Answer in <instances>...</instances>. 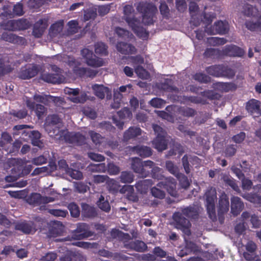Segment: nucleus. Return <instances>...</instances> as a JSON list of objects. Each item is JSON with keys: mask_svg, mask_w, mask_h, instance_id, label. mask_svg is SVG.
Wrapping results in <instances>:
<instances>
[{"mask_svg": "<svg viewBox=\"0 0 261 261\" xmlns=\"http://www.w3.org/2000/svg\"><path fill=\"white\" fill-rule=\"evenodd\" d=\"M152 195L159 199H162L165 197L164 192L156 187H153L151 190Z\"/></svg>", "mask_w": 261, "mask_h": 261, "instance_id": "obj_63", "label": "nucleus"}, {"mask_svg": "<svg viewBox=\"0 0 261 261\" xmlns=\"http://www.w3.org/2000/svg\"><path fill=\"white\" fill-rule=\"evenodd\" d=\"M244 207V204L241 199L236 196L231 198V212L234 216H237Z\"/></svg>", "mask_w": 261, "mask_h": 261, "instance_id": "obj_18", "label": "nucleus"}, {"mask_svg": "<svg viewBox=\"0 0 261 261\" xmlns=\"http://www.w3.org/2000/svg\"><path fill=\"white\" fill-rule=\"evenodd\" d=\"M2 38L6 41L16 43L20 40L21 38L16 36L12 33L4 32L2 35Z\"/></svg>", "mask_w": 261, "mask_h": 261, "instance_id": "obj_43", "label": "nucleus"}, {"mask_svg": "<svg viewBox=\"0 0 261 261\" xmlns=\"http://www.w3.org/2000/svg\"><path fill=\"white\" fill-rule=\"evenodd\" d=\"M34 99L37 102H42L45 105H49L51 102H53L55 105L60 103L61 99L59 97H55L49 95H37L34 96Z\"/></svg>", "mask_w": 261, "mask_h": 261, "instance_id": "obj_14", "label": "nucleus"}, {"mask_svg": "<svg viewBox=\"0 0 261 261\" xmlns=\"http://www.w3.org/2000/svg\"><path fill=\"white\" fill-rule=\"evenodd\" d=\"M150 104L154 108H162L165 105V101L159 98H154L149 101Z\"/></svg>", "mask_w": 261, "mask_h": 261, "instance_id": "obj_61", "label": "nucleus"}, {"mask_svg": "<svg viewBox=\"0 0 261 261\" xmlns=\"http://www.w3.org/2000/svg\"><path fill=\"white\" fill-rule=\"evenodd\" d=\"M246 200L254 203L255 204L261 205V196L255 194H248L243 196Z\"/></svg>", "mask_w": 261, "mask_h": 261, "instance_id": "obj_42", "label": "nucleus"}, {"mask_svg": "<svg viewBox=\"0 0 261 261\" xmlns=\"http://www.w3.org/2000/svg\"><path fill=\"white\" fill-rule=\"evenodd\" d=\"M46 126L55 127V126H62L61 119L56 115L49 116L47 119Z\"/></svg>", "mask_w": 261, "mask_h": 261, "instance_id": "obj_35", "label": "nucleus"}, {"mask_svg": "<svg viewBox=\"0 0 261 261\" xmlns=\"http://www.w3.org/2000/svg\"><path fill=\"white\" fill-rule=\"evenodd\" d=\"M135 71L140 78L146 79L149 77L148 72L141 66L135 67Z\"/></svg>", "mask_w": 261, "mask_h": 261, "instance_id": "obj_53", "label": "nucleus"}, {"mask_svg": "<svg viewBox=\"0 0 261 261\" xmlns=\"http://www.w3.org/2000/svg\"><path fill=\"white\" fill-rule=\"evenodd\" d=\"M195 248L196 245L194 243L191 242H187L185 248L184 249L181 250L179 251L178 255L180 257H183L189 254L192 251H195Z\"/></svg>", "mask_w": 261, "mask_h": 261, "instance_id": "obj_36", "label": "nucleus"}, {"mask_svg": "<svg viewBox=\"0 0 261 261\" xmlns=\"http://www.w3.org/2000/svg\"><path fill=\"white\" fill-rule=\"evenodd\" d=\"M123 19L136 35L143 40L148 38V33L142 27L140 21L135 15V10L130 5H126L123 9Z\"/></svg>", "mask_w": 261, "mask_h": 261, "instance_id": "obj_3", "label": "nucleus"}, {"mask_svg": "<svg viewBox=\"0 0 261 261\" xmlns=\"http://www.w3.org/2000/svg\"><path fill=\"white\" fill-rule=\"evenodd\" d=\"M62 126H46L49 135L55 139L74 145L84 143L86 138L80 133H69L67 130L60 129Z\"/></svg>", "mask_w": 261, "mask_h": 261, "instance_id": "obj_1", "label": "nucleus"}, {"mask_svg": "<svg viewBox=\"0 0 261 261\" xmlns=\"http://www.w3.org/2000/svg\"><path fill=\"white\" fill-rule=\"evenodd\" d=\"M114 102L111 104V107L114 109H118L120 107L123 95L117 89L114 90Z\"/></svg>", "mask_w": 261, "mask_h": 261, "instance_id": "obj_33", "label": "nucleus"}, {"mask_svg": "<svg viewBox=\"0 0 261 261\" xmlns=\"http://www.w3.org/2000/svg\"><path fill=\"white\" fill-rule=\"evenodd\" d=\"M134 176L130 172L123 171L120 176V181L122 183H131L134 180Z\"/></svg>", "mask_w": 261, "mask_h": 261, "instance_id": "obj_46", "label": "nucleus"}, {"mask_svg": "<svg viewBox=\"0 0 261 261\" xmlns=\"http://www.w3.org/2000/svg\"><path fill=\"white\" fill-rule=\"evenodd\" d=\"M132 168L135 172L139 174L143 177H146L149 173L148 171H145L143 168V162L138 158L132 159Z\"/></svg>", "mask_w": 261, "mask_h": 261, "instance_id": "obj_15", "label": "nucleus"}, {"mask_svg": "<svg viewBox=\"0 0 261 261\" xmlns=\"http://www.w3.org/2000/svg\"><path fill=\"white\" fill-rule=\"evenodd\" d=\"M107 188L109 191L112 193L117 192L120 187L118 182L113 179H110L109 178L107 181Z\"/></svg>", "mask_w": 261, "mask_h": 261, "instance_id": "obj_41", "label": "nucleus"}, {"mask_svg": "<svg viewBox=\"0 0 261 261\" xmlns=\"http://www.w3.org/2000/svg\"><path fill=\"white\" fill-rule=\"evenodd\" d=\"M166 167L169 172L172 174L176 176L179 173L178 168L171 161H167L166 163Z\"/></svg>", "mask_w": 261, "mask_h": 261, "instance_id": "obj_56", "label": "nucleus"}, {"mask_svg": "<svg viewBox=\"0 0 261 261\" xmlns=\"http://www.w3.org/2000/svg\"><path fill=\"white\" fill-rule=\"evenodd\" d=\"M116 47L118 51L123 54H132L136 51L135 46L124 42L118 43Z\"/></svg>", "mask_w": 261, "mask_h": 261, "instance_id": "obj_22", "label": "nucleus"}, {"mask_svg": "<svg viewBox=\"0 0 261 261\" xmlns=\"http://www.w3.org/2000/svg\"><path fill=\"white\" fill-rule=\"evenodd\" d=\"M229 207V199L225 193H222L219 197L218 203V214L222 215L228 212Z\"/></svg>", "mask_w": 261, "mask_h": 261, "instance_id": "obj_16", "label": "nucleus"}, {"mask_svg": "<svg viewBox=\"0 0 261 261\" xmlns=\"http://www.w3.org/2000/svg\"><path fill=\"white\" fill-rule=\"evenodd\" d=\"M3 9V12L2 13L3 16L8 18H12L15 16L14 11H12V6L10 4L4 5Z\"/></svg>", "mask_w": 261, "mask_h": 261, "instance_id": "obj_52", "label": "nucleus"}, {"mask_svg": "<svg viewBox=\"0 0 261 261\" xmlns=\"http://www.w3.org/2000/svg\"><path fill=\"white\" fill-rule=\"evenodd\" d=\"M173 218L176 222V227L182 230L187 236H189L191 233L189 229L191 224L189 221L185 218H182L181 214L179 212L175 213Z\"/></svg>", "mask_w": 261, "mask_h": 261, "instance_id": "obj_11", "label": "nucleus"}, {"mask_svg": "<svg viewBox=\"0 0 261 261\" xmlns=\"http://www.w3.org/2000/svg\"><path fill=\"white\" fill-rule=\"evenodd\" d=\"M124 246L127 248H130L138 252H143L147 248L146 245L143 242L138 240L125 244Z\"/></svg>", "mask_w": 261, "mask_h": 261, "instance_id": "obj_24", "label": "nucleus"}, {"mask_svg": "<svg viewBox=\"0 0 261 261\" xmlns=\"http://www.w3.org/2000/svg\"><path fill=\"white\" fill-rule=\"evenodd\" d=\"M92 89L94 94L99 98L103 99L105 95L108 99L111 98V91L107 87L102 85L95 84L92 86Z\"/></svg>", "mask_w": 261, "mask_h": 261, "instance_id": "obj_12", "label": "nucleus"}, {"mask_svg": "<svg viewBox=\"0 0 261 261\" xmlns=\"http://www.w3.org/2000/svg\"><path fill=\"white\" fill-rule=\"evenodd\" d=\"M133 151L143 158L149 156L152 153L151 149L149 147L144 146L134 147Z\"/></svg>", "mask_w": 261, "mask_h": 261, "instance_id": "obj_27", "label": "nucleus"}, {"mask_svg": "<svg viewBox=\"0 0 261 261\" xmlns=\"http://www.w3.org/2000/svg\"><path fill=\"white\" fill-rule=\"evenodd\" d=\"M81 54L85 59L87 64L89 66L93 67H99L104 65L102 59L96 57L92 51L88 48H84L82 50Z\"/></svg>", "mask_w": 261, "mask_h": 261, "instance_id": "obj_9", "label": "nucleus"}, {"mask_svg": "<svg viewBox=\"0 0 261 261\" xmlns=\"http://www.w3.org/2000/svg\"><path fill=\"white\" fill-rule=\"evenodd\" d=\"M143 168L148 167L152 168V176L154 178L158 180H163L159 182L157 186L161 188H164L167 190L168 192L172 196L175 197L177 195L176 182L174 179L172 177L164 178L163 175L160 173L161 169L158 167L155 166L154 163L147 160L143 162Z\"/></svg>", "mask_w": 261, "mask_h": 261, "instance_id": "obj_2", "label": "nucleus"}, {"mask_svg": "<svg viewBox=\"0 0 261 261\" xmlns=\"http://www.w3.org/2000/svg\"><path fill=\"white\" fill-rule=\"evenodd\" d=\"M179 180L180 186L185 189H187L190 185V182L186 176L181 173H179L176 176Z\"/></svg>", "mask_w": 261, "mask_h": 261, "instance_id": "obj_57", "label": "nucleus"}, {"mask_svg": "<svg viewBox=\"0 0 261 261\" xmlns=\"http://www.w3.org/2000/svg\"><path fill=\"white\" fill-rule=\"evenodd\" d=\"M95 51L96 54L101 56L106 55L108 54L107 47L106 45L102 42H99L95 44Z\"/></svg>", "mask_w": 261, "mask_h": 261, "instance_id": "obj_49", "label": "nucleus"}, {"mask_svg": "<svg viewBox=\"0 0 261 261\" xmlns=\"http://www.w3.org/2000/svg\"><path fill=\"white\" fill-rule=\"evenodd\" d=\"M98 207L101 210L109 212L110 211L111 206L108 200H105V197L101 195L97 202Z\"/></svg>", "mask_w": 261, "mask_h": 261, "instance_id": "obj_40", "label": "nucleus"}, {"mask_svg": "<svg viewBox=\"0 0 261 261\" xmlns=\"http://www.w3.org/2000/svg\"><path fill=\"white\" fill-rule=\"evenodd\" d=\"M206 206L207 213L212 220L216 219L215 213V201L217 198V193L215 188H210L205 194Z\"/></svg>", "mask_w": 261, "mask_h": 261, "instance_id": "obj_6", "label": "nucleus"}, {"mask_svg": "<svg viewBox=\"0 0 261 261\" xmlns=\"http://www.w3.org/2000/svg\"><path fill=\"white\" fill-rule=\"evenodd\" d=\"M46 28V25L42 19L38 21L34 25L33 33L37 38L40 37L43 34Z\"/></svg>", "mask_w": 261, "mask_h": 261, "instance_id": "obj_26", "label": "nucleus"}, {"mask_svg": "<svg viewBox=\"0 0 261 261\" xmlns=\"http://www.w3.org/2000/svg\"><path fill=\"white\" fill-rule=\"evenodd\" d=\"M20 23V20H9L5 25L4 28L5 30L14 31L19 29Z\"/></svg>", "mask_w": 261, "mask_h": 261, "instance_id": "obj_51", "label": "nucleus"}, {"mask_svg": "<svg viewBox=\"0 0 261 261\" xmlns=\"http://www.w3.org/2000/svg\"><path fill=\"white\" fill-rule=\"evenodd\" d=\"M89 134L93 142L96 145L101 144L105 141V138L98 133L90 130L89 132Z\"/></svg>", "mask_w": 261, "mask_h": 261, "instance_id": "obj_47", "label": "nucleus"}, {"mask_svg": "<svg viewBox=\"0 0 261 261\" xmlns=\"http://www.w3.org/2000/svg\"><path fill=\"white\" fill-rule=\"evenodd\" d=\"M38 69L35 65H29L25 69H22L19 73V77L22 79H28L35 76Z\"/></svg>", "mask_w": 261, "mask_h": 261, "instance_id": "obj_19", "label": "nucleus"}, {"mask_svg": "<svg viewBox=\"0 0 261 261\" xmlns=\"http://www.w3.org/2000/svg\"><path fill=\"white\" fill-rule=\"evenodd\" d=\"M89 230V226L86 223H79L77 225L76 233H80L78 236L74 235V239L77 240L82 239L89 236L88 230Z\"/></svg>", "mask_w": 261, "mask_h": 261, "instance_id": "obj_21", "label": "nucleus"}, {"mask_svg": "<svg viewBox=\"0 0 261 261\" xmlns=\"http://www.w3.org/2000/svg\"><path fill=\"white\" fill-rule=\"evenodd\" d=\"M152 127L156 135V138L152 141L153 147L159 151L165 150L167 145L166 133L158 125L153 124Z\"/></svg>", "mask_w": 261, "mask_h": 261, "instance_id": "obj_5", "label": "nucleus"}, {"mask_svg": "<svg viewBox=\"0 0 261 261\" xmlns=\"http://www.w3.org/2000/svg\"><path fill=\"white\" fill-rule=\"evenodd\" d=\"M152 184L151 180L144 179L139 181L136 184L137 190L141 193H145L148 188Z\"/></svg>", "mask_w": 261, "mask_h": 261, "instance_id": "obj_31", "label": "nucleus"}, {"mask_svg": "<svg viewBox=\"0 0 261 261\" xmlns=\"http://www.w3.org/2000/svg\"><path fill=\"white\" fill-rule=\"evenodd\" d=\"M243 12L245 15L248 16H252L253 17L258 16L257 9L249 4L244 5Z\"/></svg>", "mask_w": 261, "mask_h": 261, "instance_id": "obj_34", "label": "nucleus"}, {"mask_svg": "<svg viewBox=\"0 0 261 261\" xmlns=\"http://www.w3.org/2000/svg\"><path fill=\"white\" fill-rule=\"evenodd\" d=\"M137 10L142 14V22L145 24H151L155 21V14L158 12L156 7L152 4L140 3Z\"/></svg>", "mask_w": 261, "mask_h": 261, "instance_id": "obj_4", "label": "nucleus"}, {"mask_svg": "<svg viewBox=\"0 0 261 261\" xmlns=\"http://www.w3.org/2000/svg\"><path fill=\"white\" fill-rule=\"evenodd\" d=\"M74 72L80 76H86L93 77L97 73V71L89 68H78L74 69Z\"/></svg>", "mask_w": 261, "mask_h": 261, "instance_id": "obj_25", "label": "nucleus"}, {"mask_svg": "<svg viewBox=\"0 0 261 261\" xmlns=\"http://www.w3.org/2000/svg\"><path fill=\"white\" fill-rule=\"evenodd\" d=\"M222 69L223 66L222 65L213 66L207 68L206 71L208 74L217 77H219L221 76V72H222Z\"/></svg>", "mask_w": 261, "mask_h": 261, "instance_id": "obj_38", "label": "nucleus"}, {"mask_svg": "<svg viewBox=\"0 0 261 261\" xmlns=\"http://www.w3.org/2000/svg\"><path fill=\"white\" fill-rule=\"evenodd\" d=\"M29 137L31 138L32 143L33 145L39 147L41 148L43 147V144L39 140L40 134L38 131H30L27 133Z\"/></svg>", "mask_w": 261, "mask_h": 261, "instance_id": "obj_28", "label": "nucleus"}, {"mask_svg": "<svg viewBox=\"0 0 261 261\" xmlns=\"http://www.w3.org/2000/svg\"><path fill=\"white\" fill-rule=\"evenodd\" d=\"M222 178L225 184L229 186L233 190H234L237 193H240V190L239 189V187L238 186V185L236 183L235 180L232 177L229 175L223 174Z\"/></svg>", "mask_w": 261, "mask_h": 261, "instance_id": "obj_30", "label": "nucleus"}, {"mask_svg": "<svg viewBox=\"0 0 261 261\" xmlns=\"http://www.w3.org/2000/svg\"><path fill=\"white\" fill-rule=\"evenodd\" d=\"M66 173L71 177L75 179L80 180L83 178L82 173L79 170H73L70 168Z\"/></svg>", "mask_w": 261, "mask_h": 261, "instance_id": "obj_58", "label": "nucleus"}, {"mask_svg": "<svg viewBox=\"0 0 261 261\" xmlns=\"http://www.w3.org/2000/svg\"><path fill=\"white\" fill-rule=\"evenodd\" d=\"M129 62L131 63L134 67L135 68L138 66L144 63V59L140 56H137L136 57H131L129 58Z\"/></svg>", "mask_w": 261, "mask_h": 261, "instance_id": "obj_59", "label": "nucleus"}, {"mask_svg": "<svg viewBox=\"0 0 261 261\" xmlns=\"http://www.w3.org/2000/svg\"><path fill=\"white\" fill-rule=\"evenodd\" d=\"M16 228L25 233H31L35 231V228L31 224L21 223L16 225Z\"/></svg>", "mask_w": 261, "mask_h": 261, "instance_id": "obj_39", "label": "nucleus"}, {"mask_svg": "<svg viewBox=\"0 0 261 261\" xmlns=\"http://www.w3.org/2000/svg\"><path fill=\"white\" fill-rule=\"evenodd\" d=\"M55 198L43 196L38 193L31 194L27 199V202L34 206L40 205L41 210H45L46 204L54 202Z\"/></svg>", "mask_w": 261, "mask_h": 261, "instance_id": "obj_7", "label": "nucleus"}, {"mask_svg": "<svg viewBox=\"0 0 261 261\" xmlns=\"http://www.w3.org/2000/svg\"><path fill=\"white\" fill-rule=\"evenodd\" d=\"M8 164L13 167L14 170H16L20 176L28 174L32 169L31 165H28L27 163L18 159H11L7 161Z\"/></svg>", "mask_w": 261, "mask_h": 261, "instance_id": "obj_8", "label": "nucleus"}, {"mask_svg": "<svg viewBox=\"0 0 261 261\" xmlns=\"http://www.w3.org/2000/svg\"><path fill=\"white\" fill-rule=\"evenodd\" d=\"M115 32L118 36L124 38H131L133 36V35L132 34H130L128 31L121 28H116Z\"/></svg>", "mask_w": 261, "mask_h": 261, "instance_id": "obj_60", "label": "nucleus"}, {"mask_svg": "<svg viewBox=\"0 0 261 261\" xmlns=\"http://www.w3.org/2000/svg\"><path fill=\"white\" fill-rule=\"evenodd\" d=\"M261 103L255 99H251L246 103V109L254 117L261 115Z\"/></svg>", "mask_w": 261, "mask_h": 261, "instance_id": "obj_13", "label": "nucleus"}, {"mask_svg": "<svg viewBox=\"0 0 261 261\" xmlns=\"http://www.w3.org/2000/svg\"><path fill=\"white\" fill-rule=\"evenodd\" d=\"M41 79L45 82L53 84H58L62 82L63 79L59 73H43L41 75Z\"/></svg>", "mask_w": 261, "mask_h": 261, "instance_id": "obj_20", "label": "nucleus"}, {"mask_svg": "<svg viewBox=\"0 0 261 261\" xmlns=\"http://www.w3.org/2000/svg\"><path fill=\"white\" fill-rule=\"evenodd\" d=\"M68 208L72 217L76 218L80 216V211L79 207L74 203H70L68 206Z\"/></svg>", "mask_w": 261, "mask_h": 261, "instance_id": "obj_54", "label": "nucleus"}, {"mask_svg": "<svg viewBox=\"0 0 261 261\" xmlns=\"http://www.w3.org/2000/svg\"><path fill=\"white\" fill-rule=\"evenodd\" d=\"M63 228L62 224L60 222L54 223L49 230L50 235L52 237L60 235L63 232Z\"/></svg>", "mask_w": 261, "mask_h": 261, "instance_id": "obj_32", "label": "nucleus"}, {"mask_svg": "<svg viewBox=\"0 0 261 261\" xmlns=\"http://www.w3.org/2000/svg\"><path fill=\"white\" fill-rule=\"evenodd\" d=\"M142 134L141 129L137 127H130L126 132L123 136V139L127 141L132 139H134Z\"/></svg>", "mask_w": 261, "mask_h": 261, "instance_id": "obj_23", "label": "nucleus"}, {"mask_svg": "<svg viewBox=\"0 0 261 261\" xmlns=\"http://www.w3.org/2000/svg\"><path fill=\"white\" fill-rule=\"evenodd\" d=\"M228 50L226 54L229 56L241 57L244 54L243 50L236 46H230L227 47Z\"/></svg>", "mask_w": 261, "mask_h": 261, "instance_id": "obj_37", "label": "nucleus"}, {"mask_svg": "<svg viewBox=\"0 0 261 261\" xmlns=\"http://www.w3.org/2000/svg\"><path fill=\"white\" fill-rule=\"evenodd\" d=\"M198 207L189 206L182 210L181 217L184 218L182 215L188 218H195L198 215ZM180 214V213H179Z\"/></svg>", "mask_w": 261, "mask_h": 261, "instance_id": "obj_29", "label": "nucleus"}, {"mask_svg": "<svg viewBox=\"0 0 261 261\" xmlns=\"http://www.w3.org/2000/svg\"><path fill=\"white\" fill-rule=\"evenodd\" d=\"M97 9L94 7H92L84 11V18L85 21L91 19H94L97 15Z\"/></svg>", "mask_w": 261, "mask_h": 261, "instance_id": "obj_45", "label": "nucleus"}, {"mask_svg": "<svg viewBox=\"0 0 261 261\" xmlns=\"http://www.w3.org/2000/svg\"><path fill=\"white\" fill-rule=\"evenodd\" d=\"M261 25V15L259 16L258 20L256 22L248 21L246 23V26L250 31H255L259 29Z\"/></svg>", "mask_w": 261, "mask_h": 261, "instance_id": "obj_50", "label": "nucleus"}, {"mask_svg": "<svg viewBox=\"0 0 261 261\" xmlns=\"http://www.w3.org/2000/svg\"><path fill=\"white\" fill-rule=\"evenodd\" d=\"M63 21H60L53 24L49 30V33L51 36H55L58 33L61 32L63 29Z\"/></svg>", "mask_w": 261, "mask_h": 261, "instance_id": "obj_44", "label": "nucleus"}, {"mask_svg": "<svg viewBox=\"0 0 261 261\" xmlns=\"http://www.w3.org/2000/svg\"><path fill=\"white\" fill-rule=\"evenodd\" d=\"M215 30H209L206 27L205 31L207 33L214 34L215 32L217 33L224 34L227 32L228 30V24L226 21H218L214 25Z\"/></svg>", "mask_w": 261, "mask_h": 261, "instance_id": "obj_17", "label": "nucleus"}, {"mask_svg": "<svg viewBox=\"0 0 261 261\" xmlns=\"http://www.w3.org/2000/svg\"><path fill=\"white\" fill-rule=\"evenodd\" d=\"M194 79L201 83H207L210 81V77L203 73H197L194 76Z\"/></svg>", "mask_w": 261, "mask_h": 261, "instance_id": "obj_64", "label": "nucleus"}, {"mask_svg": "<svg viewBox=\"0 0 261 261\" xmlns=\"http://www.w3.org/2000/svg\"><path fill=\"white\" fill-rule=\"evenodd\" d=\"M209 43L213 46L223 45L226 40L223 38L210 37L208 38Z\"/></svg>", "mask_w": 261, "mask_h": 261, "instance_id": "obj_55", "label": "nucleus"}, {"mask_svg": "<svg viewBox=\"0 0 261 261\" xmlns=\"http://www.w3.org/2000/svg\"><path fill=\"white\" fill-rule=\"evenodd\" d=\"M69 99L75 103H83L87 100V96L85 93H81L79 95H77V96L69 97Z\"/></svg>", "mask_w": 261, "mask_h": 261, "instance_id": "obj_62", "label": "nucleus"}, {"mask_svg": "<svg viewBox=\"0 0 261 261\" xmlns=\"http://www.w3.org/2000/svg\"><path fill=\"white\" fill-rule=\"evenodd\" d=\"M245 250L243 253L244 258L247 260L261 261L259 256L256 254V245L252 241H248L244 246ZM261 257V253L260 254Z\"/></svg>", "mask_w": 261, "mask_h": 261, "instance_id": "obj_10", "label": "nucleus"}, {"mask_svg": "<svg viewBox=\"0 0 261 261\" xmlns=\"http://www.w3.org/2000/svg\"><path fill=\"white\" fill-rule=\"evenodd\" d=\"M83 212L84 215L87 217H94L96 215V212L94 207L88 204H83Z\"/></svg>", "mask_w": 261, "mask_h": 261, "instance_id": "obj_48", "label": "nucleus"}]
</instances>
